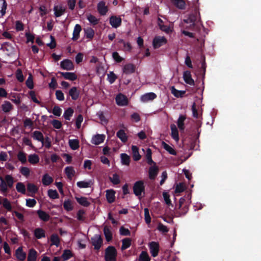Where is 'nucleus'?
Masks as SVG:
<instances>
[{
    "label": "nucleus",
    "mask_w": 261,
    "mask_h": 261,
    "mask_svg": "<svg viewBox=\"0 0 261 261\" xmlns=\"http://www.w3.org/2000/svg\"><path fill=\"white\" fill-rule=\"evenodd\" d=\"M200 20V13L197 10H195L192 13L189 15L187 19H184V21L190 24L189 26L186 27V29L193 30L195 25V23Z\"/></svg>",
    "instance_id": "f257e3e1"
},
{
    "label": "nucleus",
    "mask_w": 261,
    "mask_h": 261,
    "mask_svg": "<svg viewBox=\"0 0 261 261\" xmlns=\"http://www.w3.org/2000/svg\"><path fill=\"white\" fill-rule=\"evenodd\" d=\"M14 183V178L11 175H6L4 179L1 177V192H7L8 188L13 187Z\"/></svg>",
    "instance_id": "f03ea898"
},
{
    "label": "nucleus",
    "mask_w": 261,
    "mask_h": 261,
    "mask_svg": "<svg viewBox=\"0 0 261 261\" xmlns=\"http://www.w3.org/2000/svg\"><path fill=\"white\" fill-rule=\"evenodd\" d=\"M117 251L116 248L113 246H109L105 252V261H117Z\"/></svg>",
    "instance_id": "7ed1b4c3"
},
{
    "label": "nucleus",
    "mask_w": 261,
    "mask_h": 261,
    "mask_svg": "<svg viewBox=\"0 0 261 261\" xmlns=\"http://www.w3.org/2000/svg\"><path fill=\"white\" fill-rule=\"evenodd\" d=\"M134 193L137 196L141 195L142 193L145 191V186L144 182L142 180L136 181L133 186Z\"/></svg>",
    "instance_id": "20e7f679"
},
{
    "label": "nucleus",
    "mask_w": 261,
    "mask_h": 261,
    "mask_svg": "<svg viewBox=\"0 0 261 261\" xmlns=\"http://www.w3.org/2000/svg\"><path fill=\"white\" fill-rule=\"evenodd\" d=\"M91 244L95 250H99L101 248L103 240L100 235L95 234L91 239Z\"/></svg>",
    "instance_id": "39448f33"
},
{
    "label": "nucleus",
    "mask_w": 261,
    "mask_h": 261,
    "mask_svg": "<svg viewBox=\"0 0 261 261\" xmlns=\"http://www.w3.org/2000/svg\"><path fill=\"white\" fill-rule=\"evenodd\" d=\"M1 50L7 56H10L14 52V48L12 45L7 42H3L1 44Z\"/></svg>",
    "instance_id": "423d86ee"
},
{
    "label": "nucleus",
    "mask_w": 261,
    "mask_h": 261,
    "mask_svg": "<svg viewBox=\"0 0 261 261\" xmlns=\"http://www.w3.org/2000/svg\"><path fill=\"white\" fill-rule=\"evenodd\" d=\"M116 102L119 106H125L128 105V99L124 94L120 93L115 97Z\"/></svg>",
    "instance_id": "0eeeda50"
},
{
    "label": "nucleus",
    "mask_w": 261,
    "mask_h": 261,
    "mask_svg": "<svg viewBox=\"0 0 261 261\" xmlns=\"http://www.w3.org/2000/svg\"><path fill=\"white\" fill-rule=\"evenodd\" d=\"M167 42L164 37H155L152 42L153 46L154 48H158Z\"/></svg>",
    "instance_id": "6e6552de"
},
{
    "label": "nucleus",
    "mask_w": 261,
    "mask_h": 261,
    "mask_svg": "<svg viewBox=\"0 0 261 261\" xmlns=\"http://www.w3.org/2000/svg\"><path fill=\"white\" fill-rule=\"evenodd\" d=\"M150 252L153 257H155L158 255L159 251V245L155 242H151L149 244Z\"/></svg>",
    "instance_id": "1a4fd4ad"
},
{
    "label": "nucleus",
    "mask_w": 261,
    "mask_h": 261,
    "mask_svg": "<svg viewBox=\"0 0 261 261\" xmlns=\"http://www.w3.org/2000/svg\"><path fill=\"white\" fill-rule=\"evenodd\" d=\"M61 67L64 70H71L74 68L73 63L69 59L62 61L60 64Z\"/></svg>",
    "instance_id": "9d476101"
},
{
    "label": "nucleus",
    "mask_w": 261,
    "mask_h": 261,
    "mask_svg": "<svg viewBox=\"0 0 261 261\" xmlns=\"http://www.w3.org/2000/svg\"><path fill=\"white\" fill-rule=\"evenodd\" d=\"M184 81L188 84L192 86L195 85L194 80L192 78L191 72L189 70L184 71L183 74Z\"/></svg>",
    "instance_id": "9b49d317"
},
{
    "label": "nucleus",
    "mask_w": 261,
    "mask_h": 261,
    "mask_svg": "<svg viewBox=\"0 0 261 261\" xmlns=\"http://www.w3.org/2000/svg\"><path fill=\"white\" fill-rule=\"evenodd\" d=\"M97 8L98 13L102 16L105 15L108 11V8L103 1L98 3Z\"/></svg>",
    "instance_id": "f8f14e48"
},
{
    "label": "nucleus",
    "mask_w": 261,
    "mask_h": 261,
    "mask_svg": "<svg viewBox=\"0 0 261 261\" xmlns=\"http://www.w3.org/2000/svg\"><path fill=\"white\" fill-rule=\"evenodd\" d=\"M121 19L120 17L116 16H112L110 18V23L114 28H117L121 24Z\"/></svg>",
    "instance_id": "ddd939ff"
},
{
    "label": "nucleus",
    "mask_w": 261,
    "mask_h": 261,
    "mask_svg": "<svg viewBox=\"0 0 261 261\" xmlns=\"http://www.w3.org/2000/svg\"><path fill=\"white\" fill-rule=\"evenodd\" d=\"M105 139L104 135L97 134L93 136L91 142L94 145H99L104 141Z\"/></svg>",
    "instance_id": "4468645a"
},
{
    "label": "nucleus",
    "mask_w": 261,
    "mask_h": 261,
    "mask_svg": "<svg viewBox=\"0 0 261 261\" xmlns=\"http://www.w3.org/2000/svg\"><path fill=\"white\" fill-rule=\"evenodd\" d=\"M58 73L60 74L65 79L74 81L77 79V75L74 72H63L59 71Z\"/></svg>",
    "instance_id": "2eb2a0df"
},
{
    "label": "nucleus",
    "mask_w": 261,
    "mask_h": 261,
    "mask_svg": "<svg viewBox=\"0 0 261 261\" xmlns=\"http://www.w3.org/2000/svg\"><path fill=\"white\" fill-rule=\"evenodd\" d=\"M159 172V168L158 167L154 165L153 166H151L149 168L148 174L149 177L150 179L153 180L156 177Z\"/></svg>",
    "instance_id": "dca6fc26"
},
{
    "label": "nucleus",
    "mask_w": 261,
    "mask_h": 261,
    "mask_svg": "<svg viewBox=\"0 0 261 261\" xmlns=\"http://www.w3.org/2000/svg\"><path fill=\"white\" fill-rule=\"evenodd\" d=\"M36 213L39 219L42 221L47 222L50 219L49 215L41 210H37Z\"/></svg>",
    "instance_id": "f3484780"
},
{
    "label": "nucleus",
    "mask_w": 261,
    "mask_h": 261,
    "mask_svg": "<svg viewBox=\"0 0 261 261\" xmlns=\"http://www.w3.org/2000/svg\"><path fill=\"white\" fill-rule=\"evenodd\" d=\"M15 255L19 261H23L26 258V253L23 251L22 247H19L16 250Z\"/></svg>",
    "instance_id": "a211bd4d"
},
{
    "label": "nucleus",
    "mask_w": 261,
    "mask_h": 261,
    "mask_svg": "<svg viewBox=\"0 0 261 261\" xmlns=\"http://www.w3.org/2000/svg\"><path fill=\"white\" fill-rule=\"evenodd\" d=\"M115 192L114 190H107L106 191V198L109 203H112L115 200Z\"/></svg>",
    "instance_id": "6ab92c4d"
},
{
    "label": "nucleus",
    "mask_w": 261,
    "mask_h": 261,
    "mask_svg": "<svg viewBox=\"0 0 261 261\" xmlns=\"http://www.w3.org/2000/svg\"><path fill=\"white\" fill-rule=\"evenodd\" d=\"M156 97V95L153 93L150 92L143 95L141 97V100L143 102H147L149 100H152Z\"/></svg>",
    "instance_id": "aec40b11"
},
{
    "label": "nucleus",
    "mask_w": 261,
    "mask_h": 261,
    "mask_svg": "<svg viewBox=\"0 0 261 261\" xmlns=\"http://www.w3.org/2000/svg\"><path fill=\"white\" fill-rule=\"evenodd\" d=\"M34 234L37 239H41L45 237V231L42 228H37L34 231Z\"/></svg>",
    "instance_id": "412c9836"
},
{
    "label": "nucleus",
    "mask_w": 261,
    "mask_h": 261,
    "mask_svg": "<svg viewBox=\"0 0 261 261\" xmlns=\"http://www.w3.org/2000/svg\"><path fill=\"white\" fill-rule=\"evenodd\" d=\"M81 30V26L79 24H76L74 28L72 38V40L76 41L79 38L80 33Z\"/></svg>",
    "instance_id": "4be33fe9"
},
{
    "label": "nucleus",
    "mask_w": 261,
    "mask_h": 261,
    "mask_svg": "<svg viewBox=\"0 0 261 261\" xmlns=\"http://www.w3.org/2000/svg\"><path fill=\"white\" fill-rule=\"evenodd\" d=\"M170 127L171 130V136L172 138L175 141H178L179 138L177 128L176 127V125L174 124H171Z\"/></svg>",
    "instance_id": "5701e85b"
},
{
    "label": "nucleus",
    "mask_w": 261,
    "mask_h": 261,
    "mask_svg": "<svg viewBox=\"0 0 261 261\" xmlns=\"http://www.w3.org/2000/svg\"><path fill=\"white\" fill-rule=\"evenodd\" d=\"M69 95L72 100H76L79 97L80 92L76 87H73L69 90Z\"/></svg>",
    "instance_id": "b1692460"
},
{
    "label": "nucleus",
    "mask_w": 261,
    "mask_h": 261,
    "mask_svg": "<svg viewBox=\"0 0 261 261\" xmlns=\"http://www.w3.org/2000/svg\"><path fill=\"white\" fill-rule=\"evenodd\" d=\"M171 2L179 9L184 10L186 8V3L184 0H171Z\"/></svg>",
    "instance_id": "393cba45"
},
{
    "label": "nucleus",
    "mask_w": 261,
    "mask_h": 261,
    "mask_svg": "<svg viewBox=\"0 0 261 261\" xmlns=\"http://www.w3.org/2000/svg\"><path fill=\"white\" fill-rule=\"evenodd\" d=\"M123 70L124 73L129 74L135 72V66L132 64H127L124 65Z\"/></svg>",
    "instance_id": "a878e982"
},
{
    "label": "nucleus",
    "mask_w": 261,
    "mask_h": 261,
    "mask_svg": "<svg viewBox=\"0 0 261 261\" xmlns=\"http://www.w3.org/2000/svg\"><path fill=\"white\" fill-rule=\"evenodd\" d=\"M132 151L134 160L135 161H139L141 159V156L139 154L138 147L137 146L133 145L132 146Z\"/></svg>",
    "instance_id": "bb28decb"
},
{
    "label": "nucleus",
    "mask_w": 261,
    "mask_h": 261,
    "mask_svg": "<svg viewBox=\"0 0 261 261\" xmlns=\"http://www.w3.org/2000/svg\"><path fill=\"white\" fill-rule=\"evenodd\" d=\"M186 119L185 115H180L177 120V124L178 128L180 131H184L185 129L184 121Z\"/></svg>",
    "instance_id": "cd10ccee"
},
{
    "label": "nucleus",
    "mask_w": 261,
    "mask_h": 261,
    "mask_svg": "<svg viewBox=\"0 0 261 261\" xmlns=\"http://www.w3.org/2000/svg\"><path fill=\"white\" fill-rule=\"evenodd\" d=\"M37 252L34 248L29 250L28 255V261H36L37 259Z\"/></svg>",
    "instance_id": "c85d7f7f"
},
{
    "label": "nucleus",
    "mask_w": 261,
    "mask_h": 261,
    "mask_svg": "<svg viewBox=\"0 0 261 261\" xmlns=\"http://www.w3.org/2000/svg\"><path fill=\"white\" fill-rule=\"evenodd\" d=\"M54 181L53 177L50 176L47 173L45 174L42 179V182L44 186H47L51 184Z\"/></svg>",
    "instance_id": "c756f323"
},
{
    "label": "nucleus",
    "mask_w": 261,
    "mask_h": 261,
    "mask_svg": "<svg viewBox=\"0 0 261 261\" xmlns=\"http://www.w3.org/2000/svg\"><path fill=\"white\" fill-rule=\"evenodd\" d=\"M32 137L34 139L41 142L42 144L44 143V137L41 132L38 130L34 131L33 133Z\"/></svg>",
    "instance_id": "7c9ffc66"
},
{
    "label": "nucleus",
    "mask_w": 261,
    "mask_h": 261,
    "mask_svg": "<svg viewBox=\"0 0 261 261\" xmlns=\"http://www.w3.org/2000/svg\"><path fill=\"white\" fill-rule=\"evenodd\" d=\"M93 184V182L91 180L88 181H80L77 182V186L80 188H87L91 187Z\"/></svg>",
    "instance_id": "2f4dec72"
},
{
    "label": "nucleus",
    "mask_w": 261,
    "mask_h": 261,
    "mask_svg": "<svg viewBox=\"0 0 261 261\" xmlns=\"http://www.w3.org/2000/svg\"><path fill=\"white\" fill-rule=\"evenodd\" d=\"M77 202L82 206L88 207L90 205V203L85 197H75Z\"/></svg>",
    "instance_id": "473e14b6"
},
{
    "label": "nucleus",
    "mask_w": 261,
    "mask_h": 261,
    "mask_svg": "<svg viewBox=\"0 0 261 261\" xmlns=\"http://www.w3.org/2000/svg\"><path fill=\"white\" fill-rule=\"evenodd\" d=\"M171 93L176 97H182L186 93L185 91L178 90L174 88V87H172L171 89Z\"/></svg>",
    "instance_id": "72a5a7b5"
},
{
    "label": "nucleus",
    "mask_w": 261,
    "mask_h": 261,
    "mask_svg": "<svg viewBox=\"0 0 261 261\" xmlns=\"http://www.w3.org/2000/svg\"><path fill=\"white\" fill-rule=\"evenodd\" d=\"M103 233L106 238V240L107 242H110L112 240V233L108 226H105L104 227Z\"/></svg>",
    "instance_id": "f704fd0d"
},
{
    "label": "nucleus",
    "mask_w": 261,
    "mask_h": 261,
    "mask_svg": "<svg viewBox=\"0 0 261 261\" xmlns=\"http://www.w3.org/2000/svg\"><path fill=\"white\" fill-rule=\"evenodd\" d=\"M116 136L118 138H119L121 141L125 143L127 141V136L125 134V132L123 129H120L117 132Z\"/></svg>",
    "instance_id": "c9c22d12"
},
{
    "label": "nucleus",
    "mask_w": 261,
    "mask_h": 261,
    "mask_svg": "<svg viewBox=\"0 0 261 261\" xmlns=\"http://www.w3.org/2000/svg\"><path fill=\"white\" fill-rule=\"evenodd\" d=\"M118 43L123 45L122 50L124 51H130L132 49V46L130 43L125 42L123 39H119Z\"/></svg>",
    "instance_id": "e433bc0d"
},
{
    "label": "nucleus",
    "mask_w": 261,
    "mask_h": 261,
    "mask_svg": "<svg viewBox=\"0 0 261 261\" xmlns=\"http://www.w3.org/2000/svg\"><path fill=\"white\" fill-rule=\"evenodd\" d=\"M28 161L31 164H36L39 162V156L35 153L30 154L28 156Z\"/></svg>",
    "instance_id": "4c0bfd02"
},
{
    "label": "nucleus",
    "mask_w": 261,
    "mask_h": 261,
    "mask_svg": "<svg viewBox=\"0 0 261 261\" xmlns=\"http://www.w3.org/2000/svg\"><path fill=\"white\" fill-rule=\"evenodd\" d=\"M162 145L163 148L168 151L170 154L175 155L177 153L176 151L170 146L167 144L165 142L163 141L162 143Z\"/></svg>",
    "instance_id": "58836bf2"
},
{
    "label": "nucleus",
    "mask_w": 261,
    "mask_h": 261,
    "mask_svg": "<svg viewBox=\"0 0 261 261\" xmlns=\"http://www.w3.org/2000/svg\"><path fill=\"white\" fill-rule=\"evenodd\" d=\"M74 113V110L71 108H67L64 112L63 117L65 120H70Z\"/></svg>",
    "instance_id": "ea45409f"
},
{
    "label": "nucleus",
    "mask_w": 261,
    "mask_h": 261,
    "mask_svg": "<svg viewBox=\"0 0 261 261\" xmlns=\"http://www.w3.org/2000/svg\"><path fill=\"white\" fill-rule=\"evenodd\" d=\"M1 108L4 112L6 113L9 112L12 109L13 105L10 103V102L5 101L1 106Z\"/></svg>",
    "instance_id": "a19ab883"
},
{
    "label": "nucleus",
    "mask_w": 261,
    "mask_h": 261,
    "mask_svg": "<svg viewBox=\"0 0 261 261\" xmlns=\"http://www.w3.org/2000/svg\"><path fill=\"white\" fill-rule=\"evenodd\" d=\"M54 10L55 11V15L56 17L61 16L65 12V9L61 7H59L58 6L54 7Z\"/></svg>",
    "instance_id": "79ce46f5"
},
{
    "label": "nucleus",
    "mask_w": 261,
    "mask_h": 261,
    "mask_svg": "<svg viewBox=\"0 0 261 261\" xmlns=\"http://www.w3.org/2000/svg\"><path fill=\"white\" fill-rule=\"evenodd\" d=\"M72 256L73 254L71 251L70 250L66 249L64 250L61 258L62 259L63 261H66L70 259Z\"/></svg>",
    "instance_id": "37998d69"
},
{
    "label": "nucleus",
    "mask_w": 261,
    "mask_h": 261,
    "mask_svg": "<svg viewBox=\"0 0 261 261\" xmlns=\"http://www.w3.org/2000/svg\"><path fill=\"white\" fill-rule=\"evenodd\" d=\"M65 173L69 179H71L72 176L74 175L75 171L71 166L67 167L65 169Z\"/></svg>",
    "instance_id": "c03bdc74"
},
{
    "label": "nucleus",
    "mask_w": 261,
    "mask_h": 261,
    "mask_svg": "<svg viewBox=\"0 0 261 261\" xmlns=\"http://www.w3.org/2000/svg\"><path fill=\"white\" fill-rule=\"evenodd\" d=\"M63 207L64 209L67 212H70L73 210L72 203L69 199L65 200L63 203Z\"/></svg>",
    "instance_id": "a18cd8bd"
},
{
    "label": "nucleus",
    "mask_w": 261,
    "mask_h": 261,
    "mask_svg": "<svg viewBox=\"0 0 261 261\" xmlns=\"http://www.w3.org/2000/svg\"><path fill=\"white\" fill-rule=\"evenodd\" d=\"M122 245L121 249L122 250H124L129 248L131 245V239L130 238H125L122 241Z\"/></svg>",
    "instance_id": "49530a36"
},
{
    "label": "nucleus",
    "mask_w": 261,
    "mask_h": 261,
    "mask_svg": "<svg viewBox=\"0 0 261 261\" xmlns=\"http://www.w3.org/2000/svg\"><path fill=\"white\" fill-rule=\"evenodd\" d=\"M120 156L122 164L125 165H129L130 161L129 156L125 153H121Z\"/></svg>",
    "instance_id": "de8ad7c7"
},
{
    "label": "nucleus",
    "mask_w": 261,
    "mask_h": 261,
    "mask_svg": "<svg viewBox=\"0 0 261 261\" xmlns=\"http://www.w3.org/2000/svg\"><path fill=\"white\" fill-rule=\"evenodd\" d=\"M50 241L52 245L58 246L60 244V239L58 235L56 233L53 234L50 237Z\"/></svg>",
    "instance_id": "09e8293b"
},
{
    "label": "nucleus",
    "mask_w": 261,
    "mask_h": 261,
    "mask_svg": "<svg viewBox=\"0 0 261 261\" xmlns=\"http://www.w3.org/2000/svg\"><path fill=\"white\" fill-rule=\"evenodd\" d=\"M152 152L150 148H148L146 154V159L148 164L151 165L152 164L155 165V163L152 159Z\"/></svg>",
    "instance_id": "8fccbe9b"
},
{
    "label": "nucleus",
    "mask_w": 261,
    "mask_h": 261,
    "mask_svg": "<svg viewBox=\"0 0 261 261\" xmlns=\"http://www.w3.org/2000/svg\"><path fill=\"white\" fill-rule=\"evenodd\" d=\"M16 189L18 192L24 194L26 192V189L23 183L19 182L16 185Z\"/></svg>",
    "instance_id": "3c124183"
},
{
    "label": "nucleus",
    "mask_w": 261,
    "mask_h": 261,
    "mask_svg": "<svg viewBox=\"0 0 261 261\" xmlns=\"http://www.w3.org/2000/svg\"><path fill=\"white\" fill-rule=\"evenodd\" d=\"M69 144L73 150H76L79 148V141L77 139L69 140Z\"/></svg>",
    "instance_id": "603ef678"
},
{
    "label": "nucleus",
    "mask_w": 261,
    "mask_h": 261,
    "mask_svg": "<svg viewBox=\"0 0 261 261\" xmlns=\"http://www.w3.org/2000/svg\"><path fill=\"white\" fill-rule=\"evenodd\" d=\"M176 210L177 216H181L186 215L187 213L189 208L187 205H184V206H181L180 210L176 209Z\"/></svg>",
    "instance_id": "864d4df0"
},
{
    "label": "nucleus",
    "mask_w": 261,
    "mask_h": 261,
    "mask_svg": "<svg viewBox=\"0 0 261 261\" xmlns=\"http://www.w3.org/2000/svg\"><path fill=\"white\" fill-rule=\"evenodd\" d=\"M85 36L87 38L91 39L93 38L94 35V30L91 28H87V29L84 30Z\"/></svg>",
    "instance_id": "5fc2aeb1"
},
{
    "label": "nucleus",
    "mask_w": 261,
    "mask_h": 261,
    "mask_svg": "<svg viewBox=\"0 0 261 261\" xmlns=\"http://www.w3.org/2000/svg\"><path fill=\"white\" fill-rule=\"evenodd\" d=\"M17 159L22 164H25L27 163L26 153L19 151L17 154Z\"/></svg>",
    "instance_id": "6e6d98bb"
},
{
    "label": "nucleus",
    "mask_w": 261,
    "mask_h": 261,
    "mask_svg": "<svg viewBox=\"0 0 261 261\" xmlns=\"http://www.w3.org/2000/svg\"><path fill=\"white\" fill-rule=\"evenodd\" d=\"M48 196L50 198L55 199L59 198V195L56 190L49 189L47 191Z\"/></svg>",
    "instance_id": "4d7b16f0"
},
{
    "label": "nucleus",
    "mask_w": 261,
    "mask_h": 261,
    "mask_svg": "<svg viewBox=\"0 0 261 261\" xmlns=\"http://www.w3.org/2000/svg\"><path fill=\"white\" fill-rule=\"evenodd\" d=\"M2 204V202H1ZM2 204L5 208H6L8 211L11 212L12 211V205L10 202L7 199L4 198L3 201L2 202Z\"/></svg>",
    "instance_id": "13d9d810"
},
{
    "label": "nucleus",
    "mask_w": 261,
    "mask_h": 261,
    "mask_svg": "<svg viewBox=\"0 0 261 261\" xmlns=\"http://www.w3.org/2000/svg\"><path fill=\"white\" fill-rule=\"evenodd\" d=\"M150 257L146 251H142L139 255V261H150Z\"/></svg>",
    "instance_id": "bf43d9fd"
},
{
    "label": "nucleus",
    "mask_w": 261,
    "mask_h": 261,
    "mask_svg": "<svg viewBox=\"0 0 261 261\" xmlns=\"http://www.w3.org/2000/svg\"><path fill=\"white\" fill-rule=\"evenodd\" d=\"M87 19L93 25L97 24L99 22V19L92 14L87 16Z\"/></svg>",
    "instance_id": "052dcab7"
},
{
    "label": "nucleus",
    "mask_w": 261,
    "mask_h": 261,
    "mask_svg": "<svg viewBox=\"0 0 261 261\" xmlns=\"http://www.w3.org/2000/svg\"><path fill=\"white\" fill-rule=\"evenodd\" d=\"M27 189L29 192L32 193H36L38 190L37 187L34 184L28 183L27 185Z\"/></svg>",
    "instance_id": "680f3d73"
},
{
    "label": "nucleus",
    "mask_w": 261,
    "mask_h": 261,
    "mask_svg": "<svg viewBox=\"0 0 261 261\" xmlns=\"http://www.w3.org/2000/svg\"><path fill=\"white\" fill-rule=\"evenodd\" d=\"M144 219L146 223L149 225L151 223V217L148 208H144Z\"/></svg>",
    "instance_id": "e2e57ef3"
},
{
    "label": "nucleus",
    "mask_w": 261,
    "mask_h": 261,
    "mask_svg": "<svg viewBox=\"0 0 261 261\" xmlns=\"http://www.w3.org/2000/svg\"><path fill=\"white\" fill-rule=\"evenodd\" d=\"M163 196L166 204L168 206H171L172 207H173V205L171 203V201L170 199L169 194L167 192H164Z\"/></svg>",
    "instance_id": "0e129e2a"
},
{
    "label": "nucleus",
    "mask_w": 261,
    "mask_h": 261,
    "mask_svg": "<svg viewBox=\"0 0 261 261\" xmlns=\"http://www.w3.org/2000/svg\"><path fill=\"white\" fill-rule=\"evenodd\" d=\"M110 181L114 184V185H118L120 183V177L118 174L117 173H114L113 175V176L112 177H110Z\"/></svg>",
    "instance_id": "69168bd1"
},
{
    "label": "nucleus",
    "mask_w": 261,
    "mask_h": 261,
    "mask_svg": "<svg viewBox=\"0 0 261 261\" xmlns=\"http://www.w3.org/2000/svg\"><path fill=\"white\" fill-rule=\"evenodd\" d=\"M16 77L19 82H22L24 81V76L22 72L20 69H18L16 72Z\"/></svg>",
    "instance_id": "338daca9"
},
{
    "label": "nucleus",
    "mask_w": 261,
    "mask_h": 261,
    "mask_svg": "<svg viewBox=\"0 0 261 261\" xmlns=\"http://www.w3.org/2000/svg\"><path fill=\"white\" fill-rule=\"evenodd\" d=\"M157 229L162 233H167L169 231L168 227L161 222L159 223Z\"/></svg>",
    "instance_id": "774afa93"
}]
</instances>
